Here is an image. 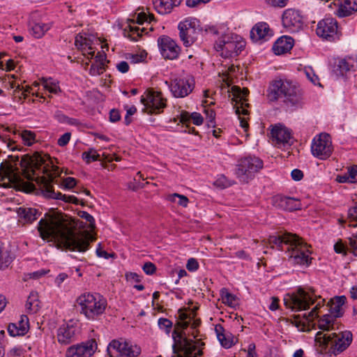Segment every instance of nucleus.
I'll return each mask as SVG.
<instances>
[{
    "instance_id": "nucleus-1",
    "label": "nucleus",
    "mask_w": 357,
    "mask_h": 357,
    "mask_svg": "<svg viewBox=\"0 0 357 357\" xmlns=\"http://www.w3.org/2000/svg\"><path fill=\"white\" fill-rule=\"evenodd\" d=\"M40 236L47 241H56L66 249L86 252L96 238L87 231H79L67 215L50 211L38 222Z\"/></svg>"
},
{
    "instance_id": "nucleus-2",
    "label": "nucleus",
    "mask_w": 357,
    "mask_h": 357,
    "mask_svg": "<svg viewBox=\"0 0 357 357\" xmlns=\"http://www.w3.org/2000/svg\"><path fill=\"white\" fill-rule=\"evenodd\" d=\"M194 317L193 314L189 326L192 329L190 335L193 339L188 338L185 332H179L176 329L172 333L174 341L173 350L177 357H201L203 354L202 349L205 344L200 339H196L198 332L197 328L200 325L201 321L199 319H195ZM188 335H190V333Z\"/></svg>"
},
{
    "instance_id": "nucleus-3",
    "label": "nucleus",
    "mask_w": 357,
    "mask_h": 357,
    "mask_svg": "<svg viewBox=\"0 0 357 357\" xmlns=\"http://www.w3.org/2000/svg\"><path fill=\"white\" fill-rule=\"evenodd\" d=\"M30 165L33 166L36 169H40L42 165H44L42 169L43 176L38 175L36 174L35 170L32 169V175L29 174L26 177L29 180L36 182L46 197L60 199L67 203L79 204V200L76 197L63 195L60 192H56L54 191L52 182L55 176L49 173L48 165L45 164V157H42L40 155H35L30 158Z\"/></svg>"
},
{
    "instance_id": "nucleus-4",
    "label": "nucleus",
    "mask_w": 357,
    "mask_h": 357,
    "mask_svg": "<svg viewBox=\"0 0 357 357\" xmlns=\"http://www.w3.org/2000/svg\"><path fill=\"white\" fill-rule=\"evenodd\" d=\"M267 96L271 101L282 99L288 106H298L301 102L299 89L291 82L282 79L275 80L270 85Z\"/></svg>"
},
{
    "instance_id": "nucleus-5",
    "label": "nucleus",
    "mask_w": 357,
    "mask_h": 357,
    "mask_svg": "<svg viewBox=\"0 0 357 357\" xmlns=\"http://www.w3.org/2000/svg\"><path fill=\"white\" fill-rule=\"evenodd\" d=\"M80 308V313L88 320L94 321L98 319L106 309V299L99 294L85 292L76 300Z\"/></svg>"
},
{
    "instance_id": "nucleus-6",
    "label": "nucleus",
    "mask_w": 357,
    "mask_h": 357,
    "mask_svg": "<svg viewBox=\"0 0 357 357\" xmlns=\"http://www.w3.org/2000/svg\"><path fill=\"white\" fill-rule=\"evenodd\" d=\"M316 340L325 346L328 351L337 355L344 351L352 342V333L349 331L324 333L318 332Z\"/></svg>"
},
{
    "instance_id": "nucleus-7",
    "label": "nucleus",
    "mask_w": 357,
    "mask_h": 357,
    "mask_svg": "<svg viewBox=\"0 0 357 357\" xmlns=\"http://www.w3.org/2000/svg\"><path fill=\"white\" fill-rule=\"evenodd\" d=\"M245 46V43L243 38L234 33L225 34L215 44V50L221 52V56L225 58L237 56Z\"/></svg>"
},
{
    "instance_id": "nucleus-8",
    "label": "nucleus",
    "mask_w": 357,
    "mask_h": 357,
    "mask_svg": "<svg viewBox=\"0 0 357 357\" xmlns=\"http://www.w3.org/2000/svg\"><path fill=\"white\" fill-rule=\"evenodd\" d=\"M286 250L289 261L293 265L307 266L311 263L310 252L308 245L298 236H294Z\"/></svg>"
},
{
    "instance_id": "nucleus-9",
    "label": "nucleus",
    "mask_w": 357,
    "mask_h": 357,
    "mask_svg": "<svg viewBox=\"0 0 357 357\" xmlns=\"http://www.w3.org/2000/svg\"><path fill=\"white\" fill-rule=\"evenodd\" d=\"M263 161L255 156H248L238 161L236 175L239 181L247 183L263 168Z\"/></svg>"
},
{
    "instance_id": "nucleus-10",
    "label": "nucleus",
    "mask_w": 357,
    "mask_h": 357,
    "mask_svg": "<svg viewBox=\"0 0 357 357\" xmlns=\"http://www.w3.org/2000/svg\"><path fill=\"white\" fill-rule=\"evenodd\" d=\"M107 353L110 357H138L141 348L123 339L113 340L107 346Z\"/></svg>"
},
{
    "instance_id": "nucleus-11",
    "label": "nucleus",
    "mask_w": 357,
    "mask_h": 357,
    "mask_svg": "<svg viewBox=\"0 0 357 357\" xmlns=\"http://www.w3.org/2000/svg\"><path fill=\"white\" fill-rule=\"evenodd\" d=\"M315 302L314 296L302 289H298L296 293L288 294L284 298V303L287 307L293 311L305 310Z\"/></svg>"
},
{
    "instance_id": "nucleus-12",
    "label": "nucleus",
    "mask_w": 357,
    "mask_h": 357,
    "mask_svg": "<svg viewBox=\"0 0 357 357\" xmlns=\"http://www.w3.org/2000/svg\"><path fill=\"white\" fill-rule=\"evenodd\" d=\"M0 182L4 188H19L24 184L18 169L7 162L0 165Z\"/></svg>"
},
{
    "instance_id": "nucleus-13",
    "label": "nucleus",
    "mask_w": 357,
    "mask_h": 357,
    "mask_svg": "<svg viewBox=\"0 0 357 357\" xmlns=\"http://www.w3.org/2000/svg\"><path fill=\"white\" fill-rule=\"evenodd\" d=\"M333 151L331 136L326 132L317 135L311 144V152L313 156L320 160L328 158Z\"/></svg>"
},
{
    "instance_id": "nucleus-14",
    "label": "nucleus",
    "mask_w": 357,
    "mask_h": 357,
    "mask_svg": "<svg viewBox=\"0 0 357 357\" xmlns=\"http://www.w3.org/2000/svg\"><path fill=\"white\" fill-rule=\"evenodd\" d=\"M233 98L232 102H234V108L235 109L236 114L238 116L241 126L246 129L248 127V123L245 118H241V115H248V110L246 109L249 106L247 102V96L248 95V90L245 88L241 89L238 86H233L231 89Z\"/></svg>"
},
{
    "instance_id": "nucleus-15",
    "label": "nucleus",
    "mask_w": 357,
    "mask_h": 357,
    "mask_svg": "<svg viewBox=\"0 0 357 357\" xmlns=\"http://www.w3.org/2000/svg\"><path fill=\"white\" fill-rule=\"evenodd\" d=\"M141 102L144 105V112L147 114H160L166 107V100L162 96L160 92L147 90L142 96Z\"/></svg>"
},
{
    "instance_id": "nucleus-16",
    "label": "nucleus",
    "mask_w": 357,
    "mask_h": 357,
    "mask_svg": "<svg viewBox=\"0 0 357 357\" xmlns=\"http://www.w3.org/2000/svg\"><path fill=\"white\" fill-rule=\"evenodd\" d=\"M179 36L185 47L195 43L200 31L199 22L195 18H187L178 24Z\"/></svg>"
},
{
    "instance_id": "nucleus-17",
    "label": "nucleus",
    "mask_w": 357,
    "mask_h": 357,
    "mask_svg": "<svg viewBox=\"0 0 357 357\" xmlns=\"http://www.w3.org/2000/svg\"><path fill=\"white\" fill-rule=\"evenodd\" d=\"M316 32L318 36L329 41H335L340 38L337 22L333 17H326L319 21Z\"/></svg>"
},
{
    "instance_id": "nucleus-18",
    "label": "nucleus",
    "mask_w": 357,
    "mask_h": 357,
    "mask_svg": "<svg viewBox=\"0 0 357 357\" xmlns=\"http://www.w3.org/2000/svg\"><path fill=\"white\" fill-rule=\"evenodd\" d=\"M195 87V79L190 75L175 78L169 88L175 98H184L189 95Z\"/></svg>"
},
{
    "instance_id": "nucleus-19",
    "label": "nucleus",
    "mask_w": 357,
    "mask_h": 357,
    "mask_svg": "<svg viewBox=\"0 0 357 357\" xmlns=\"http://www.w3.org/2000/svg\"><path fill=\"white\" fill-rule=\"evenodd\" d=\"M282 25L290 33H296L303 27V17L300 13L292 8H289L283 12L282 16Z\"/></svg>"
},
{
    "instance_id": "nucleus-20",
    "label": "nucleus",
    "mask_w": 357,
    "mask_h": 357,
    "mask_svg": "<svg viewBox=\"0 0 357 357\" xmlns=\"http://www.w3.org/2000/svg\"><path fill=\"white\" fill-rule=\"evenodd\" d=\"M273 144L278 148L287 149L293 144L290 130L281 125L275 126L271 132Z\"/></svg>"
},
{
    "instance_id": "nucleus-21",
    "label": "nucleus",
    "mask_w": 357,
    "mask_h": 357,
    "mask_svg": "<svg viewBox=\"0 0 357 357\" xmlns=\"http://www.w3.org/2000/svg\"><path fill=\"white\" fill-rule=\"evenodd\" d=\"M96 349V341L91 340L68 347L66 351V357H91Z\"/></svg>"
},
{
    "instance_id": "nucleus-22",
    "label": "nucleus",
    "mask_w": 357,
    "mask_h": 357,
    "mask_svg": "<svg viewBox=\"0 0 357 357\" xmlns=\"http://www.w3.org/2000/svg\"><path fill=\"white\" fill-rule=\"evenodd\" d=\"M79 332V328L77 324L70 320L59 328L57 331L58 342L61 344H68L75 340Z\"/></svg>"
},
{
    "instance_id": "nucleus-23",
    "label": "nucleus",
    "mask_w": 357,
    "mask_h": 357,
    "mask_svg": "<svg viewBox=\"0 0 357 357\" xmlns=\"http://www.w3.org/2000/svg\"><path fill=\"white\" fill-rule=\"evenodd\" d=\"M158 46L162 56L166 59H175L178 57L180 48L169 36H163L158 40Z\"/></svg>"
},
{
    "instance_id": "nucleus-24",
    "label": "nucleus",
    "mask_w": 357,
    "mask_h": 357,
    "mask_svg": "<svg viewBox=\"0 0 357 357\" xmlns=\"http://www.w3.org/2000/svg\"><path fill=\"white\" fill-rule=\"evenodd\" d=\"M273 203L275 207L286 211H291L301 208L300 200L293 197L278 195L273 198Z\"/></svg>"
},
{
    "instance_id": "nucleus-25",
    "label": "nucleus",
    "mask_w": 357,
    "mask_h": 357,
    "mask_svg": "<svg viewBox=\"0 0 357 357\" xmlns=\"http://www.w3.org/2000/svg\"><path fill=\"white\" fill-rule=\"evenodd\" d=\"M357 69V56H346L341 59L335 73L337 76H344L347 73L350 71H355Z\"/></svg>"
},
{
    "instance_id": "nucleus-26",
    "label": "nucleus",
    "mask_w": 357,
    "mask_h": 357,
    "mask_svg": "<svg viewBox=\"0 0 357 357\" xmlns=\"http://www.w3.org/2000/svg\"><path fill=\"white\" fill-rule=\"evenodd\" d=\"M29 319L25 315H22L17 323H11L8 326V332L10 336H22L29 331Z\"/></svg>"
},
{
    "instance_id": "nucleus-27",
    "label": "nucleus",
    "mask_w": 357,
    "mask_h": 357,
    "mask_svg": "<svg viewBox=\"0 0 357 357\" xmlns=\"http://www.w3.org/2000/svg\"><path fill=\"white\" fill-rule=\"evenodd\" d=\"M295 234H291L289 233L284 234L280 236H271L268 238V244L272 248H277L278 250H284V247L286 250L288 248V245H290L291 240L294 239Z\"/></svg>"
},
{
    "instance_id": "nucleus-28",
    "label": "nucleus",
    "mask_w": 357,
    "mask_h": 357,
    "mask_svg": "<svg viewBox=\"0 0 357 357\" xmlns=\"http://www.w3.org/2000/svg\"><path fill=\"white\" fill-rule=\"evenodd\" d=\"M272 36L269 26L265 22L257 24L250 31V38L254 42L268 40Z\"/></svg>"
},
{
    "instance_id": "nucleus-29",
    "label": "nucleus",
    "mask_w": 357,
    "mask_h": 357,
    "mask_svg": "<svg viewBox=\"0 0 357 357\" xmlns=\"http://www.w3.org/2000/svg\"><path fill=\"white\" fill-rule=\"evenodd\" d=\"M345 301L346 298L344 296H337L332 298L326 306L329 312L328 314L335 319L342 317L344 313L343 305Z\"/></svg>"
},
{
    "instance_id": "nucleus-30",
    "label": "nucleus",
    "mask_w": 357,
    "mask_h": 357,
    "mask_svg": "<svg viewBox=\"0 0 357 357\" xmlns=\"http://www.w3.org/2000/svg\"><path fill=\"white\" fill-rule=\"evenodd\" d=\"M181 0H153L156 11L162 15L169 13L174 7L178 6Z\"/></svg>"
},
{
    "instance_id": "nucleus-31",
    "label": "nucleus",
    "mask_w": 357,
    "mask_h": 357,
    "mask_svg": "<svg viewBox=\"0 0 357 357\" xmlns=\"http://www.w3.org/2000/svg\"><path fill=\"white\" fill-rule=\"evenodd\" d=\"M293 47V39L291 37L282 36L274 43L273 50L277 55L284 54Z\"/></svg>"
},
{
    "instance_id": "nucleus-32",
    "label": "nucleus",
    "mask_w": 357,
    "mask_h": 357,
    "mask_svg": "<svg viewBox=\"0 0 357 357\" xmlns=\"http://www.w3.org/2000/svg\"><path fill=\"white\" fill-rule=\"evenodd\" d=\"M357 10V3L354 0H342L335 14L340 17L351 15Z\"/></svg>"
},
{
    "instance_id": "nucleus-33",
    "label": "nucleus",
    "mask_w": 357,
    "mask_h": 357,
    "mask_svg": "<svg viewBox=\"0 0 357 357\" xmlns=\"http://www.w3.org/2000/svg\"><path fill=\"white\" fill-rule=\"evenodd\" d=\"M29 26L31 34L36 38H40L50 29L52 24L38 22L30 23Z\"/></svg>"
},
{
    "instance_id": "nucleus-34",
    "label": "nucleus",
    "mask_w": 357,
    "mask_h": 357,
    "mask_svg": "<svg viewBox=\"0 0 357 357\" xmlns=\"http://www.w3.org/2000/svg\"><path fill=\"white\" fill-rule=\"evenodd\" d=\"M335 317L329 314H325L317 320V326L323 331H335Z\"/></svg>"
},
{
    "instance_id": "nucleus-35",
    "label": "nucleus",
    "mask_w": 357,
    "mask_h": 357,
    "mask_svg": "<svg viewBox=\"0 0 357 357\" xmlns=\"http://www.w3.org/2000/svg\"><path fill=\"white\" fill-rule=\"evenodd\" d=\"M215 331L217 337L222 347L225 348H230L234 344L233 340L230 338V335L225 333V329L221 325H216L215 327Z\"/></svg>"
},
{
    "instance_id": "nucleus-36",
    "label": "nucleus",
    "mask_w": 357,
    "mask_h": 357,
    "mask_svg": "<svg viewBox=\"0 0 357 357\" xmlns=\"http://www.w3.org/2000/svg\"><path fill=\"white\" fill-rule=\"evenodd\" d=\"M20 218L26 223H31L38 218V211L33 208H22L18 209Z\"/></svg>"
},
{
    "instance_id": "nucleus-37",
    "label": "nucleus",
    "mask_w": 357,
    "mask_h": 357,
    "mask_svg": "<svg viewBox=\"0 0 357 357\" xmlns=\"http://www.w3.org/2000/svg\"><path fill=\"white\" fill-rule=\"evenodd\" d=\"M140 8H139L132 16V19L130 20L133 23H137L138 24H144V23H151L155 19L153 14L147 15L143 10L139 11Z\"/></svg>"
},
{
    "instance_id": "nucleus-38",
    "label": "nucleus",
    "mask_w": 357,
    "mask_h": 357,
    "mask_svg": "<svg viewBox=\"0 0 357 357\" xmlns=\"http://www.w3.org/2000/svg\"><path fill=\"white\" fill-rule=\"evenodd\" d=\"M13 261L10 251L0 243V269L7 268Z\"/></svg>"
},
{
    "instance_id": "nucleus-39",
    "label": "nucleus",
    "mask_w": 357,
    "mask_h": 357,
    "mask_svg": "<svg viewBox=\"0 0 357 357\" xmlns=\"http://www.w3.org/2000/svg\"><path fill=\"white\" fill-rule=\"evenodd\" d=\"M214 102L211 101L208 102L207 100L203 101L202 105L204 107V112L206 114V118L207 120V126L208 127L214 128L215 125V112L208 107V106L213 105Z\"/></svg>"
},
{
    "instance_id": "nucleus-40",
    "label": "nucleus",
    "mask_w": 357,
    "mask_h": 357,
    "mask_svg": "<svg viewBox=\"0 0 357 357\" xmlns=\"http://www.w3.org/2000/svg\"><path fill=\"white\" fill-rule=\"evenodd\" d=\"M194 312H191L190 314L187 313L182 310H179L178 311V317L179 321L177 322V326L181 328L182 330L187 329L190 326V323L191 321V317Z\"/></svg>"
},
{
    "instance_id": "nucleus-41",
    "label": "nucleus",
    "mask_w": 357,
    "mask_h": 357,
    "mask_svg": "<svg viewBox=\"0 0 357 357\" xmlns=\"http://www.w3.org/2000/svg\"><path fill=\"white\" fill-rule=\"evenodd\" d=\"M192 119L193 123L199 126L202 125L204 121L202 116L197 112H193L190 114L188 112H182L181 114V121L182 123H187Z\"/></svg>"
},
{
    "instance_id": "nucleus-42",
    "label": "nucleus",
    "mask_w": 357,
    "mask_h": 357,
    "mask_svg": "<svg viewBox=\"0 0 357 357\" xmlns=\"http://www.w3.org/2000/svg\"><path fill=\"white\" fill-rule=\"evenodd\" d=\"M15 135H18L26 146H31L36 142V135L31 130H17Z\"/></svg>"
},
{
    "instance_id": "nucleus-43",
    "label": "nucleus",
    "mask_w": 357,
    "mask_h": 357,
    "mask_svg": "<svg viewBox=\"0 0 357 357\" xmlns=\"http://www.w3.org/2000/svg\"><path fill=\"white\" fill-rule=\"evenodd\" d=\"M26 308L28 311L32 313L36 312L39 309V301L38 299V294L36 292H31L26 301Z\"/></svg>"
},
{
    "instance_id": "nucleus-44",
    "label": "nucleus",
    "mask_w": 357,
    "mask_h": 357,
    "mask_svg": "<svg viewBox=\"0 0 357 357\" xmlns=\"http://www.w3.org/2000/svg\"><path fill=\"white\" fill-rule=\"evenodd\" d=\"M220 296L223 303L230 307H234L237 305L236 297L229 293L227 289L224 288L221 289Z\"/></svg>"
},
{
    "instance_id": "nucleus-45",
    "label": "nucleus",
    "mask_w": 357,
    "mask_h": 357,
    "mask_svg": "<svg viewBox=\"0 0 357 357\" xmlns=\"http://www.w3.org/2000/svg\"><path fill=\"white\" fill-rule=\"evenodd\" d=\"M338 220L342 225L348 222V225L349 227H356L357 226V224L356 223L357 222V206L349 209L347 220L339 219Z\"/></svg>"
},
{
    "instance_id": "nucleus-46",
    "label": "nucleus",
    "mask_w": 357,
    "mask_h": 357,
    "mask_svg": "<svg viewBox=\"0 0 357 357\" xmlns=\"http://www.w3.org/2000/svg\"><path fill=\"white\" fill-rule=\"evenodd\" d=\"M338 220L342 225L348 222V225L349 227H356L357 226V224L356 223L357 222V206L349 209L347 220L339 219Z\"/></svg>"
},
{
    "instance_id": "nucleus-47",
    "label": "nucleus",
    "mask_w": 357,
    "mask_h": 357,
    "mask_svg": "<svg viewBox=\"0 0 357 357\" xmlns=\"http://www.w3.org/2000/svg\"><path fill=\"white\" fill-rule=\"evenodd\" d=\"M42 85L43 88L51 93L56 94L60 91V88L58 83L53 80L52 78L42 79Z\"/></svg>"
},
{
    "instance_id": "nucleus-48",
    "label": "nucleus",
    "mask_w": 357,
    "mask_h": 357,
    "mask_svg": "<svg viewBox=\"0 0 357 357\" xmlns=\"http://www.w3.org/2000/svg\"><path fill=\"white\" fill-rule=\"evenodd\" d=\"M75 45L79 50H85L84 46L89 47V50H91V41L81 33L76 36Z\"/></svg>"
},
{
    "instance_id": "nucleus-49",
    "label": "nucleus",
    "mask_w": 357,
    "mask_h": 357,
    "mask_svg": "<svg viewBox=\"0 0 357 357\" xmlns=\"http://www.w3.org/2000/svg\"><path fill=\"white\" fill-rule=\"evenodd\" d=\"M334 250L336 253L347 255V252H349L348 239L345 242L339 239L334 245Z\"/></svg>"
},
{
    "instance_id": "nucleus-50",
    "label": "nucleus",
    "mask_w": 357,
    "mask_h": 357,
    "mask_svg": "<svg viewBox=\"0 0 357 357\" xmlns=\"http://www.w3.org/2000/svg\"><path fill=\"white\" fill-rule=\"evenodd\" d=\"M168 200L174 202H177L178 204L184 207L187 206L189 202L187 197L177 193L169 195Z\"/></svg>"
},
{
    "instance_id": "nucleus-51",
    "label": "nucleus",
    "mask_w": 357,
    "mask_h": 357,
    "mask_svg": "<svg viewBox=\"0 0 357 357\" xmlns=\"http://www.w3.org/2000/svg\"><path fill=\"white\" fill-rule=\"evenodd\" d=\"M324 302V299H321L319 301L315 307L312 309L310 312L303 314L304 318L306 319V321L310 324V322L312 321L314 318L317 317V310L321 306V304Z\"/></svg>"
},
{
    "instance_id": "nucleus-52",
    "label": "nucleus",
    "mask_w": 357,
    "mask_h": 357,
    "mask_svg": "<svg viewBox=\"0 0 357 357\" xmlns=\"http://www.w3.org/2000/svg\"><path fill=\"white\" fill-rule=\"evenodd\" d=\"M82 159L86 162L90 163L93 161L99 160L100 155L93 149H91L88 152H84L82 155Z\"/></svg>"
},
{
    "instance_id": "nucleus-53",
    "label": "nucleus",
    "mask_w": 357,
    "mask_h": 357,
    "mask_svg": "<svg viewBox=\"0 0 357 357\" xmlns=\"http://www.w3.org/2000/svg\"><path fill=\"white\" fill-rule=\"evenodd\" d=\"M105 71V67L100 63H93L89 68V74L91 76H97L102 74Z\"/></svg>"
},
{
    "instance_id": "nucleus-54",
    "label": "nucleus",
    "mask_w": 357,
    "mask_h": 357,
    "mask_svg": "<svg viewBox=\"0 0 357 357\" xmlns=\"http://www.w3.org/2000/svg\"><path fill=\"white\" fill-rule=\"evenodd\" d=\"M130 38L132 40L137 41L142 33L146 30V28L142 27V29L139 26H133L130 25Z\"/></svg>"
},
{
    "instance_id": "nucleus-55",
    "label": "nucleus",
    "mask_w": 357,
    "mask_h": 357,
    "mask_svg": "<svg viewBox=\"0 0 357 357\" xmlns=\"http://www.w3.org/2000/svg\"><path fill=\"white\" fill-rule=\"evenodd\" d=\"M349 252L357 257V232L348 238Z\"/></svg>"
},
{
    "instance_id": "nucleus-56",
    "label": "nucleus",
    "mask_w": 357,
    "mask_h": 357,
    "mask_svg": "<svg viewBox=\"0 0 357 357\" xmlns=\"http://www.w3.org/2000/svg\"><path fill=\"white\" fill-rule=\"evenodd\" d=\"M160 329L164 330L166 333H169L172 327V322L166 318H160L158 321Z\"/></svg>"
},
{
    "instance_id": "nucleus-57",
    "label": "nucleus",
    "mask_w": 357,
    "mask_h": 357,
    "mask_svg": "<svg viewBox=\"0 0 357 357\" xmlns=\"http://www.w3.org/2000/svg\"><path fill=\"white\" fill-rule=\"evenodd\" d=\"M50 272V270L40 269L33 273H29L25 275L24 280L28 279H34L38 280L43 276L45 275L47 273Z\"/></svg>"
},
{
    "instance_id": "nucleus-58",
    "label": "nucleus",
    "mask_w": 357,
    "mask_h": 357,
    "mask_svg": "<svg viewBox=\"0 0 357 357\" xmlns=\"http://www.w3.org/2000/svg\"><path fill=\"white\" fill-rule=\"evenodd\" d=\"M56 120L62 123L69 124V125H73L75 123V119L69 118L68 116H66L63 114L61 113H57L56 115Z\"/></svg>"
},
{
    "instance_id": "nucleus-59",
    "label": "nucleus",
    "mask_w": 357,
    "mask_h": 357,
    "mask_svg": "<svg viewBox=\"0 0 357 357\" xmlns=\"http://www.w3.org/2000/svg\"><path fill=\"white\" fill-rule=\"evenodd\" d=\"M146 56L147 53L143 51L140 54H132L130 57V59L131 63H137L144 62L146 58Z\"/></svg>"
},
{
    "instance_id": "nucleus-60",
    "label": "nucleus",
    "mask_w": 357,
    "mask_h": 357,
    "mask_svg": "<svg viewBox=\"0 0 357 357\" xmlns=\"http://www.w3.org/2000/svg\"><path fill=\"white\" fill-rule=\"evenodd\" d=\"M214 185L220 188H225L230 185L228 180L224 176H220L214 181Z\"/></svg>"
},
{
    "instance_id": "nucleus-61",
    "label": "nucleus",
    "mask_w": 357,
    "mask_h": 357,
    "mask_svg": "<svg viewBox=\"0 0 357 357\" xmlns=\"http://www.w3.org/2000/svg\"><path fill=\"white\" fill-rule=\"evenodd\" d=\"M80 217L86 220L89 223V227L93 229L95 228V220L93 217L86 211H81Z\"/></svg>"
},
{
    "instance_id": "nucleus-62",
    "label": "nucleus",
    "mask_w": 357,
    "mask_h": 357,
    "mask_svg": "<svg viewBox=\"0 0 357 357\" xmlns=\"http://www.w3.org/2000/svg\"><path fill=\"white\" fill-rule=\"evenodd\" d=\"M199 268V264L197 259L195 258H190L188 260L187 264H186V268L189 271H195Z\"/></svg>"
},
{
    "instance_id": "nucleus-63",
    "label": "nucleus",
    "mask_w": 357,
    "mask_h": 357,
    "mask_svg": "<svg viewBox=\"0 0 357 357\" xmlns=\"http://www.w3.org/2000/svg\"><path fill=\"white\" fill-rule=\"evenodd\" d=\"M71 134L70 132H66L62 135L58 139L57 144L60 146H65L67 145L70 139Z\"/></svg>"
},
{
    "instance_id": "nucleus-64",
    "label": "nucleus",
    "mask_w": 357,
    "mask_h": 357,
    "mask_svg": "<svg viewBox=\"0 0 357 357\" xmlns=\"http://www.w3.org/2000/svg\"><path fill=\"white\" fill-rule=\"evenodd\" d=\"M347 174L351 183H355L357 181V165L350 167Z\"/></svg>"
}]
</instances>
